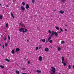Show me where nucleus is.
<instances>
[{"label": "nucleus", "mask_w": 74, "mask_h": 74, "mask_svg": "<svg viewBox=\"0 0 74 74\" xmlns=\"http://www.w3.org/2000/svg\"><path fill=\"white\" fill-rule=\"evenodd\" d=\"M25 29V31L24 30ZM18 31L20 32H23L24 33H26L27 31V29H24V28H20L18 29Z\"/></svg>", "instance_id": "obj_1"}, {"label": "nucleus", "mask_w": 74, "mask_h": 74, "mask_svg": "<svg viewBox=\"0 0 74 74\" xmlns=\"http://www.w3.org/2000/svg\"><path fill=\"white\" fill-rule=\"evenodd\" d=\"M51 69H52L51 70V71H52L53 72L51 73H50V74H55V68L54 67H51Z\"/></svg>", "instance_id": "obj_2"}, {"label": "nucleus", "mask_w": 74, "mask_h": 74, "mask_svg": "<svg viewBox=\"0 0 74 74\" xmlns=\"http://www.w3.org/2000/svg\"><path fill=\"white\" fill-rule=\"evenodd\" d=\"M64 57L63 56L62 57V64H63L64 66H66V62H64Z\"/></svg>", "instance_id": "obj_3"}, {"label": "nucleus", "mask_w": 74, "mask_h": 74, "mask_svg": "<svg viewBox=\"0 0 74 74\" xmlns=\"http://www.w3.org/2000/svg\"><path fill=\"white\" fill-rule=\"evenodd\" d=\"M42 59V57L41 56H40L39 58V61H41Z\"/></svg>", "instance_id": "obj_4"}, {"label": "nucleus", "mask_w": 74, "mask_h": 74, "mask_svg": "<svg viewBox=\"0 0 74 74\" xmlns=\"http://www.w3.org/2000/svg\"><path fill=\"white\" fill-rule=\"evenodd\" d=\"M21 9L22 11H24V10H25V8H24V7H23V6H21Z\"/></svg>", "instance_id": "obj_5"}, {"label": "nucleus", "mask_w": 74, "mask_h": 74, "mask_svg": "<svg viewBox=\"0 0 74 74\" xmlns=\"http://www.w3.org/2000/svg\"><path fill=\"white\" fill-rule=\"evenodd\" d=\"M45 51H46V52H48V51H49V49L47 47L45 49Z\"/></svg>", "instance_id": "obj_6"}, {"label": "nucleus", "mask_w": 74, "mask_h": 74, "mask_svg": "<svg viewBox=\"0 0 74 74\" xmlns=\"http://www.w3.org/2000/svg\"><path fill=\"white\" fill-rule=\"evenodd\" d=\"M60 13V14H63L64 13V11H63L62 10H61L59 11Z\"/></svg>", "instance_id": "obj_7"}, {"label": "nucleus", "mask_w": 74, "mask_h": 74, "mask_svg": "<svg viewBox=\"0 0 74 74\" xmlns=\"http://www.w3.org/2000/svg\"><path fill=\"white\" fill-rule=\"evenodd\" d=\"M29 8V5L28 4H27L26 5V9H28Z\"/></svg>", "instance_id": "obj_8"}, {"label": "nucleus", "mask_w": 74, "mask_h": 74, "mask_svg": "<svg viewBox=\"0 0 74 74\" xmlns=\"http://www.w3.org/2000/svg\"><path fill=\"white\" fill-rule=\"evenodd\" d=\"M54 34V31H52V33L51 34V35L50 37H52L53 36V35Z\"/></svg>", "instance_id": "obj_9"}, {"label": "nucleus", "mask_w": 74, "mask_h": 74, "mask_svg": "<svg viewBox=\"0 0 74 74\" xmlns=\"http://www.w3.org/2000/svg\"><path fill=\"white\" fill-rule=\"evenodd\" d=\"M41 41H43V42H45L46 40L45 39H41V40H40V42H41Z\"/></svg>", "instance_id": "obj_10"}, {"label": "nucleus", "mask_w": 74, "mask_h": 74, "mask_svg": "<svg viewBox=\"0 0 74 74\" xmlns=\"http://www.w3.org/2000/svg\"><path fill=\"white\" fill-rule=\"evenodd\" d=\"M20 51V49L19 48H16V52H19Z\"/></svg>", "instance_id": "obj_11"}, {"label": "nucleus", "mask_w": 74, "mask_h": 74, "mask_svg": "<svg viewBox=\"0 0 74 74\" xmlns=\"http://www.w3.org/2000/svg\"><path fill=\"white\" fill-rule=\"evenodd\" d=\"M11 53L13 54H14L15 53V51H14V49H13L12 50V51Z\"/></svg>", "instance_id": "obj_12"}, {"label": "nucleus", "mask_w": 74, "mask_h": 74, "mask_svg": "<svg viewBox=\"0 0 74 74\" xmlns=\"http://www.w3.org/2000/svg\"><path fill=\"white\" fill-rule=\"evenodd\" d=\"M54 34L56 36H58V33H57L56 32H54Z\"/></svg>", "instance_id": "obj_13"}, {"label": "nucleus", "mask_w": 74, "mask_h": 74, "mask_svg": "<svg viewBox=\"0 0 74 74\" xmlns=\"http://www.w3.org/2000/svg\"><path fill=\"white\" fill-rule=\"evenodd\" d=\"M36 72L37 73H41V71L40 70H37Z\"/></svg>", "instance_id": "obj_14"}, {"label": "nucleus", "mask_w": 74, "mask_h": 74, "mask_svg": "<svg viewBox=\"0 0 74 74\" xmlns=\"http://www.w3.org/2000/svg\"><path fill=\"white\" fill-rule=\"evenodd\" d=\"M66 0H62L61 1L62 3H64V2L66 1Z\"/></svg>", "instance_id": "obj_15"}, {"label": "nucleus", "mask_w": 74, "mask_h": 74, "mask_svg": "<svg viewBox=\"0 0 74 74\" xmlns=\"http://www.w3.org/2000/svg\"><path fill=\"white\" fill-rule=\"evenodd\" d=\"M55 27L56 30H59V28L57 26H56Z\"/></svg>", "instance_id": "obj_16"}, {"label": "nucleus", "mask_w": 74, "mask_h": 74, "mask_svg": "<svg viewBox=\"0 0 74 74\" xmlns=\"http://www.w3.org/2000/svg\"><path fill=\"white\" fill-rule=\"evenodd\" d=\"M0 67L2 69H4V66H2V65H0Z\"/></svg>", "instance_id": "obj_17"}, {"label": "nucleus", "mask_w": 74, "mask_h": 74, "mask_svg": "<svg viewBox=\"0 0 74 74\" xmlns=\"http://www.w3.org/2000/svg\"><path fill=\"white\" fill-rule=\"evenodd\" d=\"M5 60H6V61H7V62H10V60H9L7 58H6L5 59Z\"/></svg>", "instance_id": "obj_18"}, {"label": "nucleus", "mask_w": 74, "mask_h": 74, "mask_svg": "<svg viewBox=\"0 0 74 74\" xmlns=\"http://www.w3.org/2000/svg\"><path fill=\"white\" fill-rule=\"evenodd\" d=\"M11 15L13 17V18H14V15L13 14H12V13H11Z\"/></svg>", "instance_id": "obj_19"}, {"label": "nucleus", "mask_w": 74, "mask_h": 74, "mask_svg": "<svg viewBox=\"0 0 74 74\" xmlns=\"http://www.w3.org/2000/svg\"><path fill=\"white\" fill-rule=\"evenodd\" d=\"M58 51H60V50H61V48H60V47H58Z\"/></svg>", "instance_id": "obj_20"}, {"label": "nucleus", "mask_w": 74, "mask_h": 74, "mask_svg": "<svg viewBox=\"0 0 74 74\" xmlns=\"http://www.w3.org/2000/svg\"><path fill=\"white\" fill-rule=\"evenodd\" d=\"M16 73H17V74H19V71H16Z\"/></svg>", "instance_id": "obj_21"}, {"label": "nucleus", "mask_w": 74, "mask_h": 74, "mask_svg": "<svg viewBox=\"0 0 74 74\" xmlns=\"http://www.w3.org/2000/svg\"><path fill=\"white\" fill-rule=\"evenodd\" d=\"M51 37L50 36L48 38V41H49L50 40H51Z\"/></svg>", "instance_id": "obj_22"}, {"label": "nucleus", "mask_w": 74, "mask_h": 74, "mask_svg": "<svg viewBox=\"0 0 74 74\" xmlns=\"http://www.w3.org/2000/svg\"><path fill=\"white\" fill-rule=\"evenodd\" d=\"M61 43L62 44H64V41L63 40L61 42Z\"/></svg>", "instance_id": "obj_23"}, {"label": "nucleus", "mask_w": 74, "mask_h": 74, "mask_svg": "<svg viewBox=\"0 0 74 74\" xmlns=\"http://www.w3.org/2000/svg\"><path fill=\"white\" fill-rule=\"evenodd\" d=\"M3 18V16L2 15H0V19H2Z\"/></svg>", "instance_id": "obj_24"}, {"label": "nucleus", "mask_w": 74, "mask_h": 74, "mask_svg": "<svg viewBox=\"0 0 74 74\" xmlns=\"http://www.w3.org/2000/svg\"><path fill=\"white\" fill-rule=\"evenodd\" d=\"M20 25L21 26H23V23H20Z\"/></svg>", "instance_id": "obj_25"}, {"label": "nucleus", "mask_w": 74, "mask_h": 74, "mask_svg": "<svg viewBox=\"0 0 74 74\" xmlns=\"http://www.w3.org/2000/svg\"><path fill=\"white\" fill-rule=\"evenodd\" d=\"M22 4L23 5H25V3L24 2H23Z\"/></svg>", "instance_id": "obj_26"}, {"label": "nucleus", "mask_w": 74, "mask_h": 74, "mask_svg": "<svg viewBox=\"0 0 74 74\" xmlns=\"http://www.w3.org/2000/svg\"><path fill=\"white\" fill-rule=\"evenodd\" d=\"M32 3H33V4H34V2H35V0H32Z\"/></svg>", "instance_id": "obj_27"}, {"label": "nucleus", "mask_w": 74, "mask_h": 74, "mask_svg": "<svg viewBox=\"0 0 74 74\" xmlns=\"http://www.w3.org/2000/svg\"><path fill=\"white\" fill-rule=\"evenodd\" d=\"M8 23H7L6 24V27H8Z\"/></svg>", "instance_id": "obj_28"}, {"label": "nucleus", "mask_w": 74, "mask_h": 74, "mask_svg": "<svg viewBox=\"0 0 74 74\" xmlns=\"http://www.w3.org/2000/svg\"><path fill=\"white\" fill-rule=\"evenodd\" d=\"M49 42L50 43H52V40H49Z\"/></svg>", "instance_id": "obj_29"}, {"label": "nucleus", "mask_w": 74, "mask_h": 74, "mask_svg": "<svg viewBox=\"0 0 74 74\" xmlns=\"http://www.w3.org/2000/svg\"><path fill=\"white\" fill-rule=\"evenodd\" d=\"M68 67L69 69H71V65H69V66H68Z\"/></svg>", "instance_id": "obj_30"}, {"label": "nucleus", "mask_w": 74, "mask_h": 74, "mask_svg": "<svg viewBox=\"0 0 74 74\" xmlns=\"http://www.w3.org/2000/svg\"><path fill=\"white\" fill-rule=\"evenodd\" d=\"M8 38L9 40H10V36H8Z\"/></svg>", "instance_id": "obj_31"}, {"label": "nucleus", "mask_w": 74, "mask_h": 74, "mask_svg": "<svg viewBox=\"0 0 74 74\" xmlns=\"http://www.w3.org/2000/svg\"><path fill=\"white\" fill-rule=\"evenodd\" d=\"M5 46H6V47H7V46L8 45V44H7V43L6 42L5 43Z\"/></svg>", "instance_id": "obj_32"}, {"label": "nucleus", "mask_w": 74, "mask_h": 74, "mask_svg": "<svg viewBox=\"0 0 74 74\" xmlns=\"http://www.w3.org/2000/svg\"><path fill=\"white\" fill-rule=\"evenodd\" d=\"M22 70H26V69L24 68H22Z\"/></svg>", "instance_id": "obj_33"}, {"label": "nucleus", "mask_w": 74, "mask_h": 74, "mask_svg": "<svg viewBox=\"0 0 74 74\" xmlns=\"http://www.w3.org/2000/svg\"><path fill=\"white\" fill-rule=\"evenodd\" d=\"M38 47H37L36 48V50H38Z\"/></svg>", "instance_id": "obj_34"}, {"label": "nucleus", "mask_w": 74, "mask_h": 74, "mask_svg": "<svg viewBox=\"0 0 74 74\" xmlns=\"http://www.w3.org/2000/svg\"><path fill=\"white\" fill-rule=\"evenodd\" d=\"M49 33H51L52 32H51V31H50V30H49Z\"/></svg>", "instance_id": "obj_35"}, {"label": "nucleus", "mask_w": 74, "mask_h": 74, "mask_svg": "<svg viewBox=\"0 0 74 74\" xmlns=\"http://www.w3.org/2000/svg\"><path fill=\"white\" fill-rule=\"evenodd\" d=\"M60 30H61V32H63V29H62V28H60Z\"/></svg>", "instance_id": "obj_36"}, {"label": "nucleus", "mask_w": 74, "mask_h": 74, "mask_svg": "<svg viewBox=\"0 0 74 74\" xmlns=\"http://www.w3.org/2000/svg\"><path fill=\"white\" fill-rule=\"evenodd\" d=\"M41 48H42V47H39V49H41Z\"/></svg>", "instance_id": "obj_37"}, {"label": "nucleus", "mask_w": 74, "mask_h": 74, "mask_svg": "<svg viewBox=\"0 0 74 74\" xmlns=\"http://www.w3.org/2000/svg\"><path fill=\"white\" fill-rule=\"evenodd\" d=\"M3 48H4V45H3Z\"/></svg>", "instance_id": "obj_38"}, {"label": "nucleus", "mask_w": 74, "mask_h": 74, "mask_svg": "<svg viewBox=\"0 0 74 74\" xmlns=\"http://www.w3.org/2000/svg\"><path fill=\"white\" fill-rule=\"evenodd\" d=\"M28 64H30V61H28Z\"/></svg>", "instance_id": "obj_39"}, {"label": "nucleus", "mask_w": 74, "mask_h": 74, "mask_svg": "<svg viewBox=\"0 0 74 74\" xmlns=\"http://www.w3.org/2000/svg\"><path fill=\"white\" fill-rule=\"evenodd\" d=\"M26 73H23L22 74H26Z\"/></svg>", "instance_id": "obj_40"}, {"label": "nucleus", "mask_w": 74, "mask_h": 74, "mask_svg": "<svg viewBox=\"0 0 74 74\" xmlns=\"http://www.w3.org/2000/svg\"><path fill=\"white\" fill-rule=\"evenodd\" d=\"M65 31L66 32V31H67V29H65Z\"/></svg>", "instance_id": "obj_41"}, {"label": "nucleus", "mask_w": 74, "mask_h": 74, "mask_svg": "<svg viewBox=\"0 0 74 74\" xmlns=\"http://www.w3.org/2000/svg\"><path fill=\"white\" fill-rule=\"evenodd\" d=\"M4 40H6V38H4Z\"/></svg>", "instance_id": "obj_42"}, {"label": "nucleus", "mask_w": 74, "mask_h": 74, "mask_svg": "<svg viewBox=\"0 0 74 74\" xmlns=\"http://www.w3.org/2000/svg\"><path fill=\"white\" fill-rule=\"evenodd\" d=\"M6 7H8V5H7Z\"/></svg>", "instance_id": "obj_43"}, {"label": "nucleus", "mask_w": 74, "mask_h": 74, "mask_svg": "<svg viewBox=\"0 0 74 74\" xmlns=\"http://www.w3.org/2000/svg\"><path fill=\"white\" fill-rule=\"evenodd\" d=\"M27 41L28 42V41H29V40L28 39H27Z\"/></svg>", "instance_id": "obj_44"}, {"label": "nucleus", "mask_w": 74, "mask_h": 74, "mask_svg": "<svg viewBox=\"0 0 74 74\" xmlns=\"http://www.w3.org/2000/svg\"><path fill=\"white\" fill-rule=\"evenodd\" d=\"M61 33V31H60L59 33Z\"/></svg>", "instance_id": "obj_45"}, {"label": "nucleus", "mask_w": 74, "mask_h": 74, "mask_svg": "<svg viewBox=\"0 0 74 74\" xmlns=\"http://www.w3.org/2000/svg\"><path fill=\"white\" fill-rule=\"evenodd\" d=\"M65 26H67V25H66Z\"/></svg>", "instance_id": "obj_46"}, {"label": "nucleus", "mask_w": 74, "mask_h": 74, "mask_svg": "<svg viewBox=\"0 0 74 74\" xmlns=\"http://www.w3.org/2000/svg\"><path fill=\"white\" fill-rule=\"evenodd\" d=\"M1 5V4L0 3V6Z\"/></svg>", "instance_id": "obj_47"}, {"label": "nucleus", "mask_w": 74, "mask_h": 74, "mask_svg": "<svg viewBox=\"0 0 74 74\" xmlns=\"http://www.w3.org/2000/svg\"><path fill=\"white\" fill-rule=\"evenodd\" d=\"M13 2H14V0H13Z\"/></svg>", "instance_id": "obj_48"}, {"label": "nucleus", "mask_w": 74, "mask_h": 74, "mask_svg": "<svg viewBox=\"0 0 74 74\" xmlns=\"http://www.w3.org/2000/svg\"><path fill=\"white\" fill-rule=\"evenodd\" d=\"M1 44H0V46L1 45Z\"/></svg>", "instance_id": "obj_49"}, {"label": "nucleus", "mask_w": 74, "mask_h": 74, "mask_svg": "<svg viewBox=\"0 0 74 74\" xmlns=\"http://www.w3.org/2000/svg\"><path fill=\"white\" fill-rule=\"evenodd\" d=\"M25 38H26V37H25Z\"/></svg>", "instance_id": "obj_50"}, {"label": "nucleus", "mask_w": 74, "mask_h": 74, "mask_svg": "<svg viewBox=\"0 0 74 74\" xmlns=\"http://www.w3.org/2000/svg\"><path fill=\"white\" fill-rule=\"evenodd\" d=\"M41 19H42V18H41Z\"/></svg>", "instance_id": "obj_51"}]
</instances>
